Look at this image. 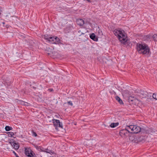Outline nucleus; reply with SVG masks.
<instances>
[{"label": "nucleus", "instance_id": "2f4dec72", "mask_svg": "<svg viewBox=\"0 0 157 157\" xmlns=\"http://www.w3.org/2000/svg\"><path fill=\"white\" fill-rule=\"evenodd\" d=\"M17 157H19V156L18 155L17 156Z\"/></svg>", "mask_w": 157, "mask_h": 157}, {"label": "nucleus", "instance_id": "5701e85b", "mask_svg": "<svg viewBox=\"0 0 157 157\" xmlns=\"http://www.w3.org/2000/svg\"><path fill=\"white\" fill-rule=\"evenodd\" d=\"M152 97L154 99L157 100V94L155 93L153 94L152 95Z\"/></svg>", "mask_w": 157, "mask_h": 157}, {"label": "nucleus", "instance_id": "393cba45", "mask_svg": "<svg viewBox=\"0 0 157 157\" xmlns=\"http://www.w3.org/2000/svg\"><path fill=\"white\" fill-rule=\"evenodd\" d=\"M43 149H44V148L41 147H39L38 148V149L39 151H41L43 152H44V151H45V150H43Z\"/></svg>", "mask_w": 157, "mask_h": 157}, {"label": "nucleus", "instance_id": "20e7f679", "mask_svg": "<svg viewBox=\"0 0 157 157\" xmlns=\"http://www.w3.org/2000/svg\"><path fill=\"white\" fill-rule=\"evenodd\" d=\"M53 124L55 127V128L56 129L58 130V127L62 128L63 125L62 123L60 122L59 120H53Z\"/></svg>", "mask_w": 157, "mask_h": 157}, {"label": "nucleus", "instance_id": "72a5a7b5", "mask_svg": "<svg viewBox=\"0 0 157 157\" xmlns=\"http://www.w3.org/2000/svg\"><path fill=\"white\" fill-rule=\"evenodd\" d=\"M53 157V156H52V157Z\"/></svg>", "mask_w": 157, "mask_h": 157}, {"label": "nucleus", "instance_id": "c756f323", "mask_svg": "<svg viewBox=\"0 0 157 157\" xmlns=\"http://www.w3.org/2000/svg\"><path fill=\"white\" fill-rule=\"evenodd\" d=\"M33 89H35L36 88V87H34V86H33Z\"/></svg>", "mask_w": 157, "mask_h": 157}, {"label": "nucleus", "instance_id": "6e6552de", "mask_svg": "<svg viewBox=\"0 0 157 157\" xmlns=\"http://www.w3.org/2000/svg\"><path fill=\"white\" fill-rule=\"evenodd\" d=\"M10 143L15 150L18 149L19 147V145L14 142H10Z\"/></svg>", "mask_w": 157, "mask_h": 157}, {"label": "nucleus", "instance_id": "7c9ffc66", "mask_svg": "<svg viewBox=\"0 0 157 157\" xmlns=\"http://www.w3.org/2000/svg\"><path fill=\"white\" fill-rule=\"evenodd\" d=\"M49 90H50L51 91H52L53 90L51 89H49Z\"/></svg>", "mask_w": 157, "mask_h": 157}, {"label": "nucleus", "instance_id": "b1692460", "mask_svg": "<svg viewBox=\"0 0 157 157\" xmlns=\"http://www.w3.org/2000/svg\"><path fill=\"white\" fill-rule=\"evenodd\" d=\"M29 157H36L35 154H33L32 153H30V155L29 156Z\"/></svg>", "mask_w": 157, "mask_h": 157}, {"label": "nucleus", "instance_id": "1a4fd4ad", "mask_svg": "<svg viewBox=\"0 0 157 157\" xmlns=\"http://www.w3.org/2000/svg\"><path fill=\"white\" fill-rule=\"evenodd\" d=\"M12 82V79H10L8 78H6L5 80V84L6 85H7V86H10L11 85Z\"/></svg>", "mask_w": 157, "mask_h": 157}, {"label": "nucleus", "instance_id": "4468645a", "mask_svg": "<svg viewBox=\"0 0 157 157\" xmlns=\"http://www.w3.org/2000/svg\"><path fill=\"white\" fill-rule=\"evenodd\" d=\"M119 124L118 122H117L116 123H112L110 125V126L112 128H114L116 127Z\"/></svg>", "mask_w": 157, "mask_h": 157}, {"label": "nucleus", "instance_id": "0eeeda50", "mask_svg": "<svg viewBox=\"0 0 157 157\" xmlns=\"http://www.w3.org/2000/svg\"><path fill=\"white\" fill-rule=\"evenodd\" d=\"M134 125H130V126H127L126 128L128 131V133H132V131H134L133 128Z\"/></svg>", "mask_w": 157, "mask_h": 157}, {"label": "nucleus", "instance_id": "f03ea898", "mask_svg": "<svg viewBox=\"0 0 157 157\" xmlns=\"http://www.w3.org/2000/svg\"><path fill=\"white\" fill-rule=\"evenodd\" d=\"M121 33H120L119 35L118 39L121 43L125 45L126 47L129 46L130 42V40L127 38L126 34L123 30H121Z\"/></svg>", "mask_w": 157, "mask_h": 157}, {"label": "nucleus", "instance_id": "9b49d317", "mask_svg": "<svg viewBox=\"0 0 157 157\" xmlns=\"http://www.w3.org/2000/svg\"><path fill=\"white\" fill-rule=\"evenodd\" d=\"M90 38L92 40L95 41H97L98 40V38L96 37V35L94 33H92L90 35Z\"/></svg>", "mask_w": 157, "mask_h": 157}, {"label": "nucleus", "instance_id": "f257e3e1", "mask_svg": "<svg viewBox=\"0 0 157 157\" xmlns=\"http://www.w3.org/2000/svg\"><path fill=\"white\" fill-rule=\"evenodd\" d=\"M136 48L137 51L140 53L144 55L149 54L150 49L149 47L146 44L137 43L136 44Z\"/></svg>", "mask_w": 157, "mask_h": 157}, {"label": "nucleus", "instance_id": "bb28decb", "mask_svg": "<svg viewBox=\"0 0 157 157\" xmlns=\"http://www.w3.org/2000/svg\"><path fill=\"white\" fill-rule=\"evenodd\" d=\"M67 103L69 105H70L71 106H72L73 105V104L72 102V101H69L67 102Z\"/></svg>", "mask_w": 157, "mask_h": 157}, {"label": "nucleus", "instance_id": "39448f33", "mask_svg": "<svg viewBox=\"0 0 157 157\" xmlns=\"http://www.w3.org/2000/svg\"><path fill=\"white\" fill-rule=\"evenodd\" d=\"M128 132L126 128L121 129L119 132L120 135L123 137H125L128 135Z\"/></svg>", "mask_w": 157, "mask_h": 157}, {"label": "nucleus", "instance_id": "a878e982", "mask_svg": "<svg viewBox=\"0 0 157 157\" xmlns=\"http://www.w3.org/2000/svg\"><path fill=\"white\" fill-rule=\"evenodd\" d=\"M32 134L34 136H37L36 133L33 131H32Z\"/></svg>", "mask_w": 157, "mask_h": 157}, {"label": "nucleus", "instance_id": "2eb2a0df", "mask_svg": "<svg viewBox=\"0 0 157 157\" xmlns=\"http://www.w3.org/2000/svg\"><path fill=\"white\" fill-rule=\"evenodd\" d=\"M115 98L119 102L120 104H123V102L122 100H121V99L119 97L117 96Z\"/></svg>", "mask_w": 157, "mask_h": 157}, {"label": "nucleus", "instance_id": "473e14b6", "mask_svg": "<svg viewBox=\"0 0 157 157\" xmlns=\"http://www.w3.org/2000/svg\"><path fill=\"white\" fill-rule=\"evenodd\" d=\"M83 34V33H81V34Z\"/></svg>", "mask_w": 157, "mask_h": 157}, {"label": "nucleus", "instance_id": "423d86ee", "mask_svg": "<svg viewBox=\"0 0 157 157\" xmlns=\"http://www.w3.org/2000/svg\"><path fill=\"white\" fill-rule=\"evenodd\" d=\"M134 131H132V133H137L141 131V128L140 127L136 125H134Z\"/></svg>", "mask_w": 157, "mask_h": 157}, {"label": "nucleus", "instance_id": "412c9836", "mask_svg": "<svg viewBox=\"0 0 157 157\" xmlns=\"http://www.w3.org/2000/svg\"><path fill=\"white\" fill-rule=\"evenodd\" d=\"M50 36H48V35L47 34L45 35H44V38L45 40H47L48 41V40Z\"/></svg>", "mask_w": 157, "mask_h": 157}, {"label": "nucleus", "instance_id": "7ed1b4c3", "mask_svg": "<svg viewBox=\"0 0 157 157\" xmlns=\"http://www.w3.org/2000/svg\"><path fill=\"white\" fill-rule=\"evenodd\" d=\"M48 41L52 44H57L60 42V40L56 36H50Z\"/></svg>", "mask_w": 157, "mask_h": 157}, {"label": "nucleus", "instance_id": "6ab92c4d", "mask_svg": "<svg viewBox=\"0 0 157 157\" xmlns=\"http://www.w3.org/2000/svg\"><path fill=\"white\" fill-rule=\"evenodd\" d=\"M146 132L147 133H148L152 134L155 132V131L151 128H149V129L147 130Z\"/></svg>", "mask_w": 157, "mask_h": 157}, {"label": "nucleus", "instance_id": "4be33fe9", "mask_svg": "<svg viewBox=\"0 0 157 157\" xmlns=\"http://www.w3.org/2000/svg\"><path fill=\"white\" fill-rule=\"evenodd\" d=\"M129 101H134V100H135L134 98L132 97V96H130L129 98Z\"/></svg>", "mask_w": 157, "mask_h": 157}, {"label": "nucleus", "instance_id": "f3484780", "mask_svg": "<svg viewBox=\"0 0 157 157\" xmlns=\"http://www.w3.org/2000/svg\"><path fill=\"white\" fill-rule=\"evenodd\" d=\"M7 133L9 137L15 138L14 137V134L13 132H7Z\"/></svg>", "mask_w": 157, "mask_h": 157}, {"label": "nucleus", "instance_id": "a211bd4d", "mask_svg": "<svg viewBox=\"0 0 157 157\" xmlns=\"http://www.w3.org/2000/svg\"><path fill=\"white\" fill-rule=\"evenodd\" d=\"M44 152H46L47 153H49L50 154H54V152L53 151H52L51 150L48 149V148L46 149Z\"/></svg>", "mask_w": 157, "mask_h": 157}, {"label": "nucleus", "instance_id": "c85d7f7f", "mask_svg": "<svg viewBox=\"0 0 157 157\" xmlns=\"http://www.w3.org/2000/svg\"><path fill=\"white\" fill-rule=\"evenodd\" d=\"M86 0L88 2H91L90 0Z\"/></svg>", "mask_w": 157, "mask_h": 157}, {"label": "nucleus", "instance_id": "dca6fc26", "mask_svg": "<svg viewBox=\"0 0 157 157\" xmlns=\"http://www.w3.org/2000/svg\"><path fill=\"white\" fill-rule=\"evenodd\" d=\"M84 24V21L82 19L79 18V26H82Z\"/></svg>", "mask_w": 157, "mask_h": 157}, {"label": "nucleus", "instance_id": "aec40b11", "mask_svg": "<svg viewBox=\"0 0 157 157\" xmlns=\"http://www.w3.org/2000/svg\"><path fill=\"white\" fill-rule=\"evenodd\" d=\"M5 129L6 131H9L12 129V128L11 127L6 126L5 127Z\"/></svg>", "mask_w": 157, "mask_h": 157}, {"label": "nucleus", "instance_id": "cd10ccee", "mask_svg": "<svg viewBox=\"0 0 157 157\" xmlns=\"http://www.w3.org/2000/svg\"><path fill=\"white\" fill-rule=\"evenodd\" d=\"M13 153L15 155L16 157H17V156L18 155L17 154V153L15 152L14 151H13Z\"/></svg>", "mask_w": 157, "mask_h": 157}, {"label": "nucleus", "instance_id": "ddd939ff", "mask_svg": "<svg viewBox=\"0 0 157 157\" xmlns=\"http://www.w3.org/2000/svg\"><path fill=\"white\" fill-rule=\"evenodd\" d=\"M25 155L29 157L30 154V153H31V151L29 149H25Z\"/></svg>", "mask_w": 157, "mask_h": 157}, {"label": "nucleus", "instance_id": "9d476101", "mask_svg": "<svg viewBox=\"0 0 157 157\" xmlns=\"http://www.w3.org/2000/svg\"><path fill=\"white\" fill-rule=\"evenodd\" d=\"M113 33L114 34L118 37L120 33H122L121 30H119L117 29H115L113 31Z\"/></svg>", "mask_w": 157, "mask_h": 157}, {"label": "nucleus", "instance_id": "f8f14e48", "mask_svg": "<svg viewBox=\"0 0 157 157\" xmlns=\"http://www.w3.org/2000/svg\"><path fill=\"white\" fill-rule=\"evenodd\" d=\"M139 93L141 95H142L143 96V98H145L147 96L148 93L147 91H144L143 90H140Z\"/></svg>", "mask_w": 157, "mask_h": 157}]
</instances>
